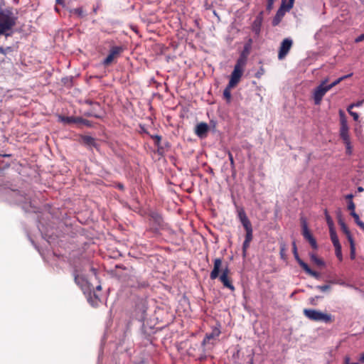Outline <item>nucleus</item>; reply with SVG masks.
Masks as SVG:
<instances>
[{
	"instance_id": "56",
	"label": "nucleus",
	"mask_w": 364,
	"mask_h": 364,
	"mask_svg": "<svg viewBox=\"0 0 364 364\" xmlns=\"http://www.w3.org/2000/svg\"><path fill=\"white\" fill-rule=\"evenodd\" d=\"M284 250V249L282 248V250H281V255L282 256L284 255V252H282Z\"/></svg>"
},
{
	"instance_id": "37",
	"label": "nucleus",
	"mask_w": 364,
	"mask_h": 364,
	"mask_svg": "<svg viewBox=\"0 0 364 364\" xmlns=\"http://www.w3.org/2000/svg\"><path fill=\"white\" fill-rule=\"evenodd\" d=\"M274 0H267L266 9L268 11H270L273 9Z\"/></svg>"
},
{
	"instance_id": "17",
	"label": "nucleus",
	"mask_w": 364,
	"mask_h": 364,
	"mask_svg": "<svg viewBox=\"0 0 364 364\" xmlns=\"http://www.w3.org/2000/svg\"><path fill=\"white\" fill-rule=\"evenodd\" d=\"M355 206H348L350 214L353 217L355 223L364 230V223L360 220L359 215L355 213Z\"/></svg>"
},
{
	"instance_id": "48",
	"label": "nucleus",
	"mask_w": 364,
	"mask_h": 364,
	"mask_svg": "<svg viewBox=\"0 0 364 364\" xmlns=\"http://www.w3.org/2000/svg\"><path fill=\"white\" fill-rule=\"evenodd\" d=\"M364 40V33L360 35L356 39L355 42H360Z\"/></svg>"
},
{
	"instance_id": "49",
	"label": "nucleus",
	"mask_w": 364,
	"mask_h": 364,
	"mask_svg": "<svg viewBox=\"0 0 364 364\" xmlns=\"http://www.w3.org/2000/svg\"><path fill=\"white\" fill-rule=\"evenodd\" d=\"M55 2L57 4L64 5L65 1L64 0H55Z\"/></svg>"
},
{
	"instance_id": "33",
	"label": "nucleus",
	"mask_w": 364,
	"mask_h": 364,
	"mask_svg": "<svg viewBox=\"0 0 364 364\" xmlns=\"http://www.w3.org/2000/svg\"><path fill=\"white\" fill-rule=\"evenodd\" d=\"M138 309H139V310L141 311V314L140 316L139 317V320H144V318H145V313H146V311L144 305L142 304L141 307L138 306Z\"/></svg>"
},
{
	"instance_id": "1",
	"label": "nucleus",
	"mask_w": 364,
	"mask_h": 364,
	"mask_svg": "<svg viewBox=\"0 0 364 364\" xmlns=\"http://www.w3.org/2000/svg\"><path fill=\"white\" fill-rule=\"evenodd\" d=\"M222 263L223 261L221 258H215L214 259L213 269L210 274V277L213 280L219 278L224 287L228 288L231 291H234L235 288L233 286L232 279L229 276L230 269H228V266H226L225 268H221Z\"/></svg>"
},
{
	"instance_id": "19",
	"label": "nucleus",
	"mask_w": 364,
	"mask_h": 364,
	"mask_svg": "<svg viewBox=\"0 0 364 364\" xmlns=\"http://www.w3.org/2000/svg\"><path fill=\"white\" fill-rule=\"evenodd\" d=\"M338 224L341 226V229L343 231V232L346 235L348 240H353V238L351 235L349 229L348 228L346 224L341 217L338 218Z\"/></svg>"
},
{
	"instance_id": "27",
	"label": "nucleus",
	"mask_w": 364,
	"mask_h": 364,
	"mask_svg": "<svg viewBox=\"0 0 364 364\" xmlns=\"http://www.w3.org/2000/svg\"><path fill=\"white\" fill-rule=\"evenodd\" d=\"M88 301L92 306H97L100 302V299L95 294H94L93 296H90L88 298Z\"/></svg>"
},
{
	"instance_id": "47",
	"label": "nucleus",
	"mask_w": 364,
	"mask_h": 364,
	"mask_svg": "<svg viewBox=\"0 0 364 364\" xmlns=\"http://www.w3.org/2000/svg\"><path fill=\"white\" fill-rule=\"evenodd\" d=\"M346 153L348 154H350L352 151H351V146H350V141L349 140V145H346Z\"/></svg>"
},
{
	"instance_id": "4",
	"label": "nucleus",
	"mask_w": 364,
	"mask_h": 364,
	"mask_svg": "<svg viewBox=\"0 0 364 364\" xmlns=\"http://www.w3.org/2000/svg\"><path fill=\"white\" fill-rule=\"evenodd\" d=\"M126 286L134 289H142L149 287V282L136 274L129 275L125 280Z\"/></svg>"
},
{
	"instance_id": "2",
	"label": "nucleus",
	"mask_w": 364,
	"mask_h": 364,
	"mask_svg": "<svg viewBox=\"0 0 364 364\" xmlns=\"http://www.w3.org/2000/svg\"><path fill=\"white\" fill-rule=\"evenodd\" d=\"M15 25L16 18L11 12L0 11V36H10L8 31H11Z\"/></svg>"
},
{
	"instance_id": "13",
	"label": "nucleus",
	"mask_w": 364,
	"mask_h": 364,
	"mask_svg": "<svg viewBox=\"0 0 364 364\" xmlns=\"http://www.w3.org/2000/svg\"><path fill=\"white\" fill-rule=\"evenodd\" d=\"M237 218L245 229L252 227L246 213L242 208H237Z\"/></svg>"
},
{
	"instance_id": "44",
	"label": "nucleus",
	"mask_w": 364,
	"mask_h": 364,
	"mask_svg": "<svg viewBox=\"0 0 364 364\" xmlns=\"http://www.w3.org/2000/svg\"><path fill=\"white\" fill-rule=\"evenodd\" d=\"M63 120L64 122H68V123H70V122H76V120H75V118H73V117H64V118L63 119Z\"/></svg>"
},
{
	"instance_id": "38",
	"label": "nucleus",
	"mask_w": 364,
	"mask_h": 364,
	"mask_svg": "<svg viewBox=\"0 0 364 364\" xmlns=\"http://www.w3.org/2000/svg\"><path fill=\"white\" fill-rule=\"evenodd\" d=\"M316 288L321 291H327L331 289V286L326 284V285H322V286H317Z\"/></svg>"
},
{
	"instance_id": "9",
	"label": "nucleus",
	"mask_w": 364,
	"mask_h": 364,
	"mask_svg": "<svg viewBox=\"0 0 364 364\" xmlns=\"http://www.w3.org/2000/svg\"><path fill=\"white\" fill-rule=\"evenodd\" d=\"M294 3V0H289L288 2H287V0H282V6L277 11L276 16L273 20L274 26H276L279 23L280 18L284 15V11H289L293 7Z\"/></svg>"
},
{
	"instance_id": "52",
	"label": "nucleus",
	"mask_w": 364,
	"mask_h": 364,
	"mask_svg": "<svg viewBox=\"0 0 364 364\" xmlns=\"http://www.w3.org/2000/svg\"><path fill=\"white\" fill-rule=\"evenodd\" d=\"M349 362H350V358L346 357L344 359V364H349Z\"/></svg>"
},
{
	"instance_id": "12",
	"label": "nucleus",
	"mask_w": 364,
	"mask_h": 364,
	"mask_svg": "<svg viewBox=\"0 0 364 364\" xmlns=\"http://www.w3.org/2000/svg\"><path fill=\"white\" fill-rule=\"evenodd\" d=\"M243 70L234 67V70L231 73L230 79L228 83L230 87H235L240 82L243 74Z\"/></svg>"
},
{
	"instance_id": "16",
	"label": "nucleus",
	"mask_w": 364,
	"mask_h": 364,
	"mask_svg": "<svg viewBox=\"0 0 364 364\" xmlns=\"http://www.w3.org/2000/svg\"><path fill=\"white\" fill-rule=\"evenodd\" d=\"M262 12H260V14L255 18V19L253 21L252 29V31L256 34L259 35L261 30V26L262 23Z\"/></svg>"
},
{
	"instance_id": "21",
	"label": "nucleus",
	"mask_w": 364,
	"mask_h": 364,
	"mask_svg": "<svg viewBox=\"0 0 364 364\" xmlns=\"http://www.w3.org/2000/svg\"><path fill=\"white\" fill-rule=\"evenodd\" d=\"M150 219L153 220L158 225L161 226L163 224V218L159 213L156 212H151L148 214Z\"/></svg>"
},
{
	"instance_id": "58",
	"label": "nucleus",
	"mask_w": 364,
	"mask_h": 364,
	"mask_svg": "<svg viewBox=\"0 0 364 364\" xmlns=\"http://www.w3.org/2000/svg\"><path fill=\"white\" fill-rule=\"evenodd\" d=\"M351 364H357L356 363H351Z\"/></svg>"
},
{
	"instance_id": "11",
	"label": "nucleus",
	"mask_w": 364,
	"mask_h": 364,
	"mask_svg": "<svg viewBox=\"0 0 364 364\" xmlns=\"http://www.w3.org/2000/svg\"><path fill=\"white\" fill-rule=\"evenodd\" d=\"M123 49L121 46H113L110 48L108 55L103 60L102 64L105 66L109 65L115 58L119 56Z\"/></svg>"
},
{
	"instance_id": "24",
	"label": "nucleus",
	"mask_w": 364,
	"mask_h": 364,
	"mask_svg": "<svg viewBox=\"0 0 364 364\" xmlns=\"http://www.w3.org/2000/svg\"><path fill=\"white\" fill-rule=\"evenodd\" d=\"M329 232H330L331 240L332 241V243H333V246L336 247V246L341 245V244L339 242L338 237L337 236V234L336 232L335 229L334 228L333 229H330L329 230Z\"/></svg>"
},
{
	"instance_id": "30",
	"label": "nucleus",
	"mask_w": 364,
	"mask_h": 364,
	"mask_svg": "<svg viewBox=\"0 0 364 364\" xmlns=\"http://www.w3.org/2000/svg\"><path fill=\"white\" fill-rule=\"evenodd\" d=\"M245 232H246V235H245V241H249L251 242L252 240V237H253V235H252V227H250V228H248L247 229H245Z\"/></svg>"
},
{
	"instance_id": "51",
	"label": "nucleus",
	"mask_w": 364,
	"mask_h": 364,
	"mask_svg": "<svg viewBox=\"0 0 364 364\" xmlns=\"http://www.w3.org/2000/svg\"><path fill=\"white\" fill-rule=\"evenodd\" d=\"M117 187L119 189H120V190H124V185H123V184H122V183H118V184L117 185Z\"/></svg>"
},
{
	"instance_id": "7",
	"label": "nucleus",
	"mask_w": 364,
	"mask_h": 364,
	"mask_svg": "<svg viewBox=\"0 0 364 364\" xmlns=\"http://www.w3.org/2000/svg\"><path fill=\"white\" fill-rule=\"evenodd\" d=\"M328 79H325L314 90L313 98L314 100V104L316 105H318L321 104L323 97L326 95V93L328 91H329V87H328L326 85Z\"/></svg>"
},
{
	"instance_id": "53",
	"label": "nucleus",
	"mask_w": 364,
	"mask_h": 364,
	"mask_svg": "<svg viewBox=\"0 0 364 364\" xmlns=\"http://www.w3.org/2000/svg\"><path fill=\"white\" fill-rule=\"evenodd\" d=\"M1 156H2V157H9V156H11V155L10 154H0V157Z\"/></svg>"
},
{
	"instance_id": "18",
	"label": "nucleus",
	"mask_w": 364,
	"mask_h": 364,
	"mask_svg": "<svg viewBox=\"0 0 364 364\" xmlns=\"http://www.w3.org/2000/svg\"><path fill=\"white\" fill-rule=\"evenodd\" d=\"M82 143L89 147H97V143L95 138L87 135H83L80 137Z\"/></svg>"
},
{
	"instance_id": "15",
	"label": "nucleus",
	"mask_w": 364,
	"mask_h": 364,
	"mask_svg": "<svg viewBox=\"0 0 364 364\" xmlns=\"http://www.w3.org/2000/svg\"><path fill=\"white\" fill-rule=\"evenodd\" d=\"M220 330L219 327H214L210 333H206L204 339L202 341V346L205 347L210 340L217 338L220 335Z\"/></svg>"
},
{
	"instance_id": "36",
	"label": "nucleus",
	"mask_w": 364,
	"mask_h": 364,
	"mask_svg": "<svg viewBox=\"0 0 364 364\" xmlns=\"http://www.w3.org/2000/svg\"><path fill=\"white\" fill-rule=\"evenodd\" d=\"M151 138L154 140L155 145L156 146H159V144H160V142L161 140V136H159V135H154V136H151Z\"/></svg>"
},
{
	"instance_id": "50",
	"label": "nucleus",
	"mask_w": 364,
	"mask_h": 364,
	"mask_svg": "<svg viewBox=\"0 0 364 364\" xmlns=\"http://www.w3.org/2000/svg\"><path fill=\"white\" fill-rule=\"evenodd\" d=\"M359 361L362 363H364V353L360 355Z\"/></svg>"
},
{
	"instance_id": "34",
	"label": "nucleus",
	"mask_w": 364,
	"mask_h": 364,
	"mask_svg": "<svg viewBox=\"0 0 364 364\" xmlns=\"http://www.w3.org/2000/svg\"><path fill=\"white\" fill-rule=\"evenodd\" d=\"M350 245V258L353 259L355 258V245L354 240L349 241Z\"/></svg>"
},
{
	"instance_id": "26",
	"label": "nucleus",
	"mask_w": 364,
	"mask_h": 364,
	"mask_svg": "<svg viewBox=\"0 0 364 364\" xmlns=\"http://www.w3.org/2000/svg\"><path fill=\"white\" fill-rule=\"evenodd\" d=\"M352 75H353V73H350L348 75L342 76V77H339L338 79H337L336 80H335L334 82H333L332 83H331L329 85H326L328 87H329V90H330L331 88H333V87H335L336 85L339 84L341 81H343V80H345L346 78L351 77Z\"/></svg>"
},
{
	"instance_id": "3",
	"label": "nucleus",
	"mask_w": 364,
	"mask_h": 364,
	"mask_svg": "<svg viewBox=\"0 0 364 364\" xmlns=\"http://www.w3.org/2000/svg\"><path fill=\"white\" fill-rule=\"evenodd\" d=\"M303 314L307 318L313 321H322L326 323H331L334 320L332 315L324 314L316 309H304Z\"/></svg>"
},
{
	"instance_id": "20",
	"label": "nucleus",
	"mask_w": 364,
	"mask_h": 364,
	"mask_svg": "<svg viewBox=\"0 0 364 364\" xmlns=\"http://www.w3.org/2000/svg\"><path fill=\"white\" fill-rule=\"evenodd\" d=\"M75 282L83 290L85 291L88 289V282L84 277L81 276L75 277Z\"/></svg>"
},
{
	"instance_id": "29",
	"label": "nucleus",
	"mask_w": 364,
	"mask_h": 364,
	"mask_svg": "<svg viewBox=\"0 0 364 364\" xmlns=\"http://www.w3.org/2000/svg\"><path fill=\"white\" fill-rule=\"evenodd\" d=\"M324 213H325V216H326V223L328 224V226L329 228V230L330 229H333L334 228V224H333V221L331 218V217L329 215V214L328 213V211L326 209L324 210Z\"/></svg>"
},
{
	"instance_id": "28",
	"label": "nucleus",
	"mask_w": 364,
	"mask_h": 364,
	"mask_svg": "<svg viewBox=\"0 0 364 364\" xmlns=\"http://www.w3.org/2000/svg\"><path fill=\"white\" fill-rule=\"evenodd\" d=\"M233 87H230V83H228V85H227V87L225 88V90L223 91V96L228 102H230L231 100L230 90Z\"/></svg>"
},
{
	"instance_id": "35",
	"label": "nucleus",
	"mask_w": 364,
	"mask_h": 364,
	"mask_svg": "<svg viewBox=\"0 0 364 364\" xmlns=\"http://www.w3.org/2000/svg\"><path fill=\"white\" fill-rule=\"evenodd\" d=\"M347 110H348V113L350 114V115H351L353 117V118L355 121L358 120L359 115L357 112H354L351 111V109H350L349 107L347 108Z\"/></svg>"
},
{
	"instance_id": "54",
	"label": "nucleus",
	"mask_w": 364,
	"mask_h": 364,
	"mask_svg": "<svg viewBox=\"0 0 364 364\" xmlns=\"http://www.w3.org/2000/svg\"><path fill=\"white\" fill-rule=\"evenodd\" d=\"M358 191L359 192H362V191H364V189H363V188H362V187H358Z\"/></svg>"
},
{
	"instance_id": "25",
	"label": "nucleus",
	"mask_w": 364,
	"mask_h": 364,
	"mask_svg": "<svg viewBox=\"0 0 364 364\" xmlns=\"http://www.w3.org/2000/svg\"><path fill=\"white\" fill-rule=\"evenodd\" d=\"M309 256H310L311 262L315 263L317 266H319V267L324 266V264H325L324 262L321 259L318 258L316 254L310 253Z\"/></svg>"
},
{
	"instance_id": "46",
	"label": "nucleus",
	"mask_w": 364,
	"mask_h": 364,
	"mask_svg": "<svg viewBox=\"0 0 364 364\" xmlns=\"http://www.w3.org/2000/svg\"><path fill=\"white\" fill-rule=\"evenodd\" d=\"M318 298H319V296H315V297H311V298H310V299H309L310 304H311V305H316V300L317 299H318Z\"/></svg>"
},
{
	"instance_id": "42",
	"label": "nucleus",
	"mask_w": 364,
	"mask_h": 364,
	"mask_svg": "<svg viewBox=\"0 0 364 364\" xmlns=\"http://www.w3.org/2000/svg\"><path fill=\"white\" fill-rule=\"evenodd\" d=\"M141 206H138V205H136V206H134V208L132 209L135 212H138L139 213H140L141 215L144 216L146 213H142L141 212Z\"/></svg>"
},
{
	"instance_id": "6",
	"label": "nucleus",
	"mask_w": 364,
	"mask_h": 364,
	"mask_svg": "<svg viewBox=\"0 0 364 364\" xmlns=\"http://www.w3.org/2000/svg\"><path fill=\"white\" fill-rule=\"evenodd\" d=\"M339 115H340V123H341L340 136L346 145H349V140H350V136H349V133H348L349 128L348 126V122H347V119H346L345 113L342 110H340Z\"/></svg>"
},
{
	"instance_id": "8",
	"label": "nucleus",
	"mask_w": 364,
	"mask_h": 364,
	"mask_svg": "<svg viewBox=\"0 0 364 364\" xmlns=\"http://www.w3.org/2000/svg\"><path fill=\"white\" fill-rule=\"evenodd\" d=\"M293 246V254L294 256L295 259L298 262V264L300 265V267L306 272V274H309L310 276H312L315 278H318L319 274L314 270H312L309 265L304 262L299 256V254L297 252V247L296 245L295 242L292 244Z\"/></svg>"
},
{
	"instance_id": "57",
	"label": "nucleus",
	"mask_w": 364,
	"mask_h": 364,
	"mask_svg": "<svg viewBox=\"0 0 364 364\" xmlns=\"http://www.w3.org/2000/svg\"><path fill=\"white\" fill-rule=\"evenodd\" d=\"M3 48L0 47V52L3 53Z\"/></svg>"
},
{
	"instance_id": "40",
	"label": "nucleus",
	"mask_w": 364,
	"mask_h": 364,
	"mask_svg": "<svg viewBox=\"0 0 364 364\" xmlns=\"http://www.w3.org/2000/svg\"><path fill=\"white\" fill-rule=\"evenodd\" d=\"M250 242H249V241H245V240L244 242H243L242 251H243L244 256L246 254V251H247V248L250 247Z\"/></svg>"
},
{
	"instance_id": "22",
	"label": "nucleus",
	"mask_w": 364,
	"mask_h": 364,
	"mask_svg": "<svg viewBox=\"0 0 364 364\" xmlns=\"http://www.w3.org/2000/svg\"><path fill=\"white\" fill-rule=\"evenodd\" d=\"M247 58L246 56L240 55L239 58L237 60V62L235 65V68H240L244 70V68L246 65Z\"/></svg>"
},
{
	"instance_id": "10",
	"label": "nucleus",
	"mask_w": 364,
	"mask_h": 364,
	"mask_svg": "<svg viewBox=\"0 0 364 364\" xmlns=\"http://www.w3.org/2000/svg\"><path fill=\"white\" fill-rule=\"evenodd\" d=\"M292 45L293 41L289 38H284L282 41L278 53L279 60H283L287 55Z\"/></svg>"
},
{
	"instance_id": "32",
	"label": "nucleus",
	"mask_w": 364,
	"mask_h": 364,
	"mask_svg": "<svg viewBox=\"0 0 364 364\" xmlns=\"http://www.w3.org/2000/svg\"><path fill=\"white\" fill-rule=\"evenodd\" d=\"M334 247H335V253H336V257H338V259L340 261H342L343 256H342V252H341V245L336 246Z\"/></svg>"
},
{
	"instance_id": "41",
	"label": "nucleus",
	"mask_w": 364,
	"mask_h": 364,
	"mask_svg": "<svg viewBox=\"0 0 364 364\" xmlns=\"http://www.w3.org/2000/svg\"><path fill=\"white\" fill-rule=\"evenodd\" d=\"M228 158H229L232 168H235V161H234L233 156H232V153L230 151L228 152Z\"/></svg>"
},
{
	"instance_id": "43",
	"label": "nucleus",
	"mask_w": 364,
	"mask_h": 364,
	"mask_svg": "<svg viewBox=\"0 0 364 364\" xmlns=\"http://www.w3.org/2000/svg\"><path fill=\"white\" fill-rule=\"evenodd\" d=\"M363 100H361V101H358V102H357L356 103H353V104L350 105L348 106V107H349L350 109H352V108H353L354 107H360V106H361V105H363Z\"/></svg>"
},
{
	"instance_id": "5",
	"label": "nucleus",
	"mask_w": 364,
	"mask_h": 364,
	"mask_svg": "<svg viewBox=\"0 0 364 364\" xmlns=\"http://www.w3.org/2000/svg\"><path fill=\"white\" fill-rule=\"evenodd\" d=\"M300 223L301 226V234L304 238L309 242L311 247L314 250H317L318 245L316 239L314 237L310 230L308 228L307 220L305 217L301 216L300 218Z\"/></svg>"
},
{
	"instance_id": "14",
	"label": "nucleus",
	"mask_w": 364,
	"mask_h": 364,
	"mask_svg": "<svg viewBox=\"0 0 364 364\" xmlns=\"http://www.w3.org/2000/svg\"><path fill=\"white\" fill-rule=\"evenodd\" d=\"M209 131V126L205 122H200L195 127V134L200 139L205 138Z\"/></svg>"
},
{
	"instance_id": "45",
	"label": "nucleus",
	"mask_w": 364,
	"mask_h": 364,
	"mask_svg": "<svg viewBox=\"0 0 364 364\" xmlns=\"http://www.w3.org/2000/svg\"><path fill=\"white\" fill-rule=\"evenodd\" d=\"M346 198L348 200V205H354V203H353V202L352 200V198H353V195L352 194L348 195L346 196Z\"/></svg>"
},
{
	"instance_id": "23",
	"label": "nucleus",
	"mask_w": 364,
	"mask_h": 364,
	"mask_svg": "<svg viewBox=\"0 0 364 364\" xmlns=\"http://www.w3.org/2000/svg\"><path fill=\"white\" fill-rule=\"evenodd\" d=\"M252 40L249 38L247 42L245 44L242 51L240 55L248 57L250 53V50L252 48Z\"/></svg>"
},
{
	"instance_id": "39",
	"label": "nucleus",
	"mask_w": 364,
	"mask_h": 364,
	"mask_svg": "<svg viewBox=\"0 0 364 364\" xmlns=\"http://www.w3.org/2000/svg\"><path fill=\"white\" fill-rule=\"evenodd\" d=\"M265 70H264V68L263 67H261L258 71L255 73V77L257 78H260L262 77V75H264Z\"/></svg>"
},
{
	"instance_id": "31",
	"label": "nucleus",
	"mask_w": 364,
	"mask_h": 364,
	"mask_svg": "<svg viewBox=\"0 0 364 364\" xmlns=\"http://www.w3.org/2000/svg\"><path fill=\"white\" fill-rule=\"evenodd\" d=\"M71 13L73 14L77 15L79 17H83L85 16L84 15V11H83L82 9L80 8V7L75 8V9H73L71 11Z\"/></svg>"
},
{
	"instance_id": "55",
	"label": "nucleus",
	"mask_w": 364,
	"mask_h": 364,
	"mask_svg": "<svg viewBox=\"0 0 364 364\" xmlns=\"http://www.w3.org/2000/svg\"><path fill=\"white\" fill-rule=\"evenodd\" d=\"M97 290H101V286H98V287H97Z\"/></svg>"
}]
</instances>
